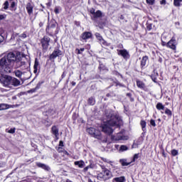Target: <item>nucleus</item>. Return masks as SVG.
Listing matches in <instances>:
<instances>
[{"label": "nucleus", "mask_w": 182, "mask_h": 182, "mask_svg": "<svg viewBox=\"0 0 182 182\" xmlns=\"http://www.w3.org/2000/svg\"><path fill=\"white\" fill-rule=\"evenodd\" d=\"M111 140H112V141H119L120 140H124V136H123V134L118 133L116 135L111 136Z\"/></svg>", "instance_id": "9"}, {"label": "nucleus", "mask_w": 182, "mask_h": 182, "mask_svg": "<svg viewBox=\"0 0 182 182\" xmlns=\"http://www.w3.org/2000/svg\"><path fill=\"white\" fill-rule=\"evenodd\" d=\"M150 124H151V126H152V127H156V121L154 119H151Z\"/></svg>", "instance_id": "39"}, {"label": "nucleus", "mask_w": 182, "mask_h": 182, "mask_svg": "<svg viewBox=\"0 0 182 182\" xmlns=\"http://www.w3.org/2000/svg\"><path fill=\"white\" fill-rule=\"evenodd\" d=\"M146 29H147L148 31H151V29H153V24H151V23H147Z\"/></svg>", "instance_id": "40"}, {"label": "nucleus", "mask_w": 182, "mask_h": 182, "mask_svg": "<svg viewBox=\"0 0 182 182\" xmlns=\"http://www.w3.org/2000/svg\"><path fill=\"white\" fill-rule=\"evenodd\" d=\"M117 86H122V85L119 84V82H117Z\"/></svg>", "instance_id": "61"}, {"label": "nucleus", "mask_w": 182, "mask_h": 182, "mask_svg": "<svg viewBox=\"0 0 182 182\" xmlns=\"http://www.w3.org/2000/svg\"><path fill=\"white\" fill-rule=\"evenodd\" d=\"M26 9L28 15H32L33 14V4L28 3L26 6Z\"/></svg>", "instance_id": "13"}, {"label": "nucleus", "mask_w": 182, "mask_h": 182, "mask_svg": "<svg viewBox=\"0 0 182 182\" xmlns=\"http://www.w3.org/2000/svg\"><path fill=\"white\" fill-rule=\"evenodd\" d=\"M160 4H161V5H166V0H161V1H160Z\"/></svg>", "instance_id": "50"}, {"label": "nucleus", "mask_w": 182, "mask_h": 182, "mask_svg": "<svg viewBox=\"0 0 182 182\" xmlns=\"http://www.w3.org/2000/svg\"><path fill=\"white\" fill-rule=\"evenodd\" d=\"M92 38V33L90 32H85L82 35V39L86 41V39H90Z\"/></svg>", "instance_id": "16"}, {"label": "nucleus", "mask_w": 182, "mask_h": 182, "mask_svg": "<svg viewBox=\"0 0 182 182\" xmlns=\"http://www.w3.org/2000/svg\"><path fill=\"white\" fill-rule=\"evenodd\" d=\"M119 48H123V45L122 44H119Z\"/></svg>", "instance_id": "62"}, {"label": "nucleus", "mask_w": 182, "mask_h": 182, "mask_svg": "<svg viewBox=\"0 0 182 182\" xmlns=\"http://www.w3.org/2000/svg\"><path fill=\"white\" fill-rule=\"evenodd\" d=\"M139 156H140V154H135L134 155V157L132 158V160L131 161V163H134V161H136V160L139 159Z\"/></svg>", "instance_id": "33"}, {"label": "nucleus", "mask_w": 182, "mask_h": 182, "mask_svg": "<svg viewBox=\"0 0 182 182\" xmlns=\"http://www.w3.org/2000/svg\"><path fill=\"white\" fill-rule=\"evenodd\" d=\"M165 114H167L168 116L171 117L173 115V113L171 112V110H170L169 109H166L165 110Z\"/></svg>", "instance_id": "35"}, {"label": "nucleus", "mask_w": 182, "mask_h": 182, "mask_svg": "<svg viewBox=\"0 0 182 182\" xmlns=\"http://www.w3.org/2000/svg\"><path fill=\"white\" fill-rule=\"evenodd\" d=\"M58 56H62V50L55 48L53 53L50 55V59H56Z\"/></svg>", "instance_id": "10"}, {"label": "nucleus", "mask_w": 182, "mask_h": 182, "mask_svg": "<svg viewBox=\"0 0 182 182\" xmlns=\"http://www.w3.org/2000/svg\"><path fill=\"white\" fill-rule=\"evenodd\" d=\"M161 45H162V46H166L167 47V43H166L164 41H161Z\"/></svg>", "instance_id": "53"}, {"label": "nucleus", "mask_w": 182, "mask_h": 182, "mask_svg": "<svg viewBox=\"0 0 182 182\" xmlns=\"http://www.w3.org/2000/svg\"><path fill=\"white\" fill-rule=\"evenodd\" d=\"M10 8L11 9V11H16V1H11Z\"/></svg>", "instance_id": "27"}, {"label": "nucleus", "mask_w": 182, "mask_h": 182, "mask_svg": "<svg viewBox=\"0 0 182 182\" xmlns=\"http://www.w3.org/2000/svg\"><path fill=\"white\" fill-rule=\"evenodd\" d=\"M21 85V81L15 78V77H11V87L13 86H19Z\"/></svg>", "instance_id": "14"}, {"label": "nucleus", "mask_w": 182, "mask_h": 182, "mask_svg": "<svg viewBox=\"0 0 182 182\" xmlns=\"http://www.w3.org/2000/svg\"><path fill=\"white\" fill-rule=\"evenodd\" d=\"M64 154H66V156H69V152L67 151H63Z\"/></svg>", "instance_id": "57"}, {"label": "nucleus", "mask_w": 182, "mask_h": 182, "mask_svg": "<svg viewBox=\"0 0 182 182\" xmlns=\"http://www.w3.org/2000/svg\"><path fill=\"white\" fill-rule=\"evenodd\" d=\"M171 155L173 156H178V151H177L176 149H173L171 151Z\"/></svg>", "instance_id": "36"}, {"label": "nucleus", "mask_w": 182, "mask_h": 182, "mask_svg": "<svg viewBox=\"0 0 182 182\" xmlns=\"http://www.w3.org/2000/svg\"><path fill=\"white\" fill-rule=\"evenodd\" d=\"M36 166L40 167V168H43V170H49V166H46L45 164L37 162Z\"/></svg>", "instance_id": "22"}, {"label": "nucleus", "mask_w": 182, "mask_h": 182, "mask_svg": "<svg viewBox=\"0 0 182 182\" xmlns=\"http://www.w3.org/2000/svg\"><path fill=\"white\" fill-rule=\"evenodd\" d=\"M125 181H126V178L124 176L117 177L112 179V182H125Z\"/></svg>", "instance_id": "20"}, {"label": "nucleus", "mask_w": 182, "mask_h": 182, "mask_svg": "<svg viewBox=\"0 0 182 182\" xmlns=\"http://www.w3.org/2000/svg\"><path fill=\"white\" fill-rule=\"evenodd\" d=\"M117 53L119 56H122V58L124 59H129V58H130V54L126 49L117 50Z\"/></svg>", "instance_id": "7"}, {"label": "nucleus", "mask_w": 182, "mask_h": 182, "mask_svg": "<svg viewBox=\"0 0 182 182\" xmlns=\"http://www.w3.org/2000/svg\"><path fill=\"white\" fill-rule=\"evenodd\" d=\"M57 151H58V153L63 152V148L59 146L58 148H57Z\"/></svg>", "instance_id": "43"}, {"label": "nucleus", "mask_w": 182, "mask_h": 182, "mask_svg": "<svg viewBox=\"0 0 182 182\" xmlns=\"http://www.w3.org/2000/svg\"><path fill=\"white\" fill-rule=\"evenodd\" d=\"M4 36H2V35H0V43H2V42H4Z\"/></svg>", "instance_id": "47"}, {"label": "nucleus", "mask_w": 182, "mask_h": 182, "mask_svg": "<svg viewBox=\"0 0 182 182\" xmlns=\"http://www.w3.org/2000/svg\"><path fill=\"white\" fill-rule=\"evenodd\" d=\"M20 38H22L23 39H25L26 38V33H23L20 36Z\"/></svg>", "instance_id": "46"}, {"label": "nucleus", "mask_w": 182, "mask_h": 182, "mask_svg": "<svg viewBox=\"0 0 182 182\" xmlns=\"http://www.w3.org/2000/svg\"><path fill=\"white\" fill-rule=\"evenodd\" d=\"M141 127L142 128L143 132H146V126H147V123L144 120H141L140 122Z\"/></svg>", "instance_id": "25"}, {"label": "nucleus", "mask_w": 182, "mask_h": 182, "mask_svg": "<svg viewBox=\"0 0 182 182\" xmlns=\"http://www.w3.org/2000/svg\"><path fill=\"white\" fill-rule=\"evenodd\" d=\"M63 141H60V143H59V147H63Z\"/></svg>", "instance_id": "52"}, {"label": "nucleus", "mask_w": 182, "mask_h": 182, "mask_svg": "<svg viewBox=\"0 0 182 182\" xmlns=\"http://www.w3.org/2000/svg\"><path fill=\"white\" fill-rule=\"evenodd\" d=\"M182 2V0H173V5L174 6H181Z\"/></svg>", "instance_id": "32"}, {"label": "nucleus", "mask_w": 182, "mask_h": 182, "mask_svg": "<svg viewBox=\"0 0 182 182\" xmlns=\"http://www.w3.org/2000/svg\"><path fill=\"white\" fill-rule=\"evenodd\" d=\"M51 132L54 134L55 139L59 140V128L56 126H53L51 128Z\"/></svg>", "instance_id": "12"}, {"label": "nucleus", "mask_w": 182, "mask_h": 182, "mask_svg": "<svg viewBox=\"0 0 182 182\" xmlns=\"http://www.w3.org/2000/svg\"><path fill=\"white\" fill-rule=\"evenodd\" d=\"M134 148H136V144H133L132 145V149H134Z\"/></svg>", "instance_id": "59"}, {"label": "nucleus", "mask_w": 182, "mask_h": 182, "mask_svg": "<svg viewBox=\"0 0 182 182\" xmlns=\"http://www.w3.org/2000/svg\"><path fill=\"white\" fill-rule=\"evenodd\" d=\"M93 18H102V11L100 10H97L93 15Z\"/></svg>", "instance_id": "26"}, {"label": "nucleus", "mask_w": 182, "mask_h": 182, "mask_svg": "<svg viewBox=\"0 0 182 182\" xmlns=\"http://www.w3.org/2000/svg\"><path fill=\"white\" fill-rule=\"evenodd\" d=\"M6 18V14H0V21H2Z\"/></svg>", "instance_id": "42"}, {"label": "nucleus", "mask_w": 182, "mask_h": 182, "mask_svg": "<svg viewBox=\"0 0 182 182\" xmlns=\"http://www.w3.org/2000/svg\"><path fill=\"white\" fill-rule=\"evenodd\" d=\"M66 77V73L65 72L63 73L61 77L62 79L65 78Z\"/></svg>", "instance_id": "54"}, {"label": "nucleus", "mask_w": 182, "mask_h": 182, "mask_svg": "<svg viewBox=\"0 0 182 182\" xmlns=\"http://www.w3.org/2000/svg\"><path fill=\"white\" fill-rule=\"evenodd\" d=\"M81 52H84L85 51V48H80V50Z\"/></svg>", "instance_id": "60"}, {"label": "nucleus", "mask_w": 182, "mask_h": 182, "mask_svg": "<svg viewBox=\"0 0 182 182\" xmlns=\"http://www.w3.org/2000/svg\"><path fill=\"white\" fill-rule=\"evenodd\" d=\"M127 95H128V96H132V94L128 93V94H127Z\"/></svg>", "instance_id": "64"}, {"label": "nucleus", "mask_w": 182, "mask_h": 182, "mask_svg": "<svg viewBox=\"0 0 182 182\" xmlns=\"http://www.w3.org/2000/svg\"><path fill=\"white\" fill-rule=\"evenodd\" d=\"M154 2H156V0H146L148 5H154Z\"/></svg>", "instance_id": "38"}, {"label": "nucleus", "mask_w": 182, "mask_h": 182, "mask_svg": "<svg viewBox=\"0 0 182 182\" xmlns=\"http://www.w3.org/2000/svg\"><path fill=\"white\" fill-rule=\"evenodd\" d=\"M97 179L103 181H107V180H110L112 177H113V174H112V171L110 170L102 171L100 172L97 176Z\"/></svg>", "instance_id": "4"}, {"label": "nucleus", "mask_w": 182, "mask_h": 182, "mask_svg": "<svg viewBox=\"0 0 182 182\" xmlns=\"http://www.w3.org/2000/svg\"><path fill=\"white\" fill-rule=\"evenodd\" d=\"M71 85H72V86H76V82H72Z\"/></svg>", "instance_id": "58"}, {"label": "nucleus", "mask_w": 182, "mask_h": 182, "mask_svg": "<svg viewBox=\"0 0 182 182\" xmlns=\"http://www.w3.org/2000/svg\"><path fill=\"white\" fill-rule=\"evenodd\" d=\"M5 73H7L0 68V82L5 87H11L12 77L8 75L4 76Z\"/></svg>", "instance_id": "3"}, {"label": "nucleus", "mask_w": 182, "mask_h": 182, "mask_svg": "<svg viewBox=\"0 0 182 182\" xmlns=\"http://www.w3.org/2000/svg\"><path fill=\"white\" fill-rule=\"evenodd\" d=\"M104 122L101 125L100 129L105 134H112L113 133V127L117 126L119 127L123 122L118 114H114L113 111L107 110L104 115Z\"/></svg>", "instance_id": "1"}, {"label": "nucleus", "mask_w": 182, "mask_h": 182, "mask_svg": "<svg viewBox=\"0 0 182 182\" xmlns=\"http://www.w3.org/2000/svg\"><path fill=\"white\" fill-rule=\"evenodd\" d=\"M0 107H1V110H6V109H9V105L0 104Z\"/></svg>", "instance_id": "28"}, {"label": "nucleus", "mask_w": 182, "mask_h": 182, "mask_svg": "<svg viewBox=\"0 0 182 182\" xmlns=\"http://www.w3.org/2000/svg\"><path fill=\"white\" fill-rule=\"evenodd\" d=\"M15 75L17 77H21L22 76V73L20 70L15 71Z\"/></svg>", "instance_id": "37"}, {"label": "nucleus", "mask_w": 182, "mask_h": 182, "mask_svg": "<svg viewBox=\"0 0 182 182\" xmlns=\"http://www.w3.org/2000/svg\"><path fill=\"white\" fill-rule=\"evenodd\" d=\"M49 42H50V38L49 37H44L41 40L42 47L43 49H48L49 48Z\"/></svg>", "instance_id": "8"}, {"label": "nucleus", "mask_w": 182, "mask_h": 182, "mask_svg": "<svg viewBox=\"0 0 182 182\" xmlns=\"http://www.w3.org/2000/svg\"><path fill=\"white\" fill-rule=\"evenodd\" d=\"M54 12L56 14H59V9L58 7H55V9H54Z\"/></svg>", "instance_id": "48"}, {"label": "nucleus", "mask_w": 182, "mask_h": 182, "mask_svg": "<svg viewBox=\"0 0 182 182\" xmlns=\"http://www.w3.org/2000/svg\"><path fill=\"white\" fill-rule=\"evenodd\" d=\"M101 160H102V161H104V163H107L108 164H110V166H113V161H110L109 159H107V158H101Z\"/></svg>", "instance_id": "24"}, {"label": "nucleus", "mask_w": 182, "mask_h": 182, "mask_svg": "<svg viewBox=\"0 0 182 182\" xmlns=\"http://www.w3.org/2000/svg\"><path fill=\"white\" fill-rule=\"evenodd\" d=\"M166 48L172 49V50H176L177 49V41L176 38L172 37V38L167 43Z\"/></svg>", "instance_id": "6"}, {"label": "nucleus", "mask_w": 182, "mask_h": 182, "mask_svg": "<svg viewBox=\"0 0 182 182\" xmlns=\"http://www.w3.org/2000/svg\"><path fill=\"white\" fill-rule=\"evenodd\" d=\"M18 63L20 65V66H23V65H26V63L23 61H19Z\"/></svg>", "instance_id": "49"}, {"label": "nucleus", "mask_w": 182, "mask_h": 182, "mask_svg": "<svg viewBox=\"0 0 182 182\" xmlns=\"http://www.w3.org/2000/svg\"><path fill=\"white\" fill-rule=\"evenodd\" d=\"M102 171H106V170H109L106 166H101Z\"/></svg>", "instance_id": "45"}, {"label": "nucleus", "mask_w": 182, "mask_h": 182, "mask_svg": "<svg viewBox=\"0 0 182 182\" xmlns=\"http://www.w3.org/2000/svg\"><path fill=\"white\" fill-rule=\"evenodd\" d=\"M76 51L77 52V55H81L82 54V52L80 51V49L77 48Z\"/></svg>", "instance_id": "55"}, {"label": "nucleus", "mask_w": 182, "mask_h": 182, "mask_svg": "<svg viewBox=\"0 0 182 182\" xmlns=\"http://www.w3.org/2000/svg\"><path fill=\"white\" fill-rule=\"evenodd\" d=\"M75 166H78L79 168L85 167V161L83 160L76 161L74 162Z\"/></svg>", "instance_id": "17"}, {"label": "nucleus", "mask_w": 182, "mask_h": 182, "mask_svg": "<svg viewBox=\"0 0 182 182\" xmlns=\"http://www.w3.org/2000/svg\"><path fill=\"white\" fill-rule=\"evenodd\" d=\"M8 133H10V134H14V133H15V128H11L8 131Z\"/></svg>", "instance_id": "41"}, {"label": "nucleus", "mask_w": 182, "mask_h": 182, "mask_svg": "<svg viewBox=\"0 0 182 182\" xmlns=\"http://www.w3.org/2000/svg\"><path fill=\"white\" fill-rule=\"evenodd\" d=\"M156 109L158 110H164V105H163V104H161V102H159L156 105Z\"/></svg>", "instance_id": "29"}, {"label": "nucleus", "mask_w": 182, "mask_h": 182, "mask_svg": "<svg viewBox=\"0 0 182 182\" xmlns=\"http://www.w3.org/2000/svg\"><path fill=\"white\" fill-rule=\"evenodd\" d=\"M136 86L139 89H142V90H144L146 89V85L144 84V82L140 80H136Z\"/></svg>", "instance_id": "18"}, {"label": "nucleus", "mask_w": 182, "mask_h": 182, "mask_svg": "<svg viewBox=\"0 0 182 182\" xmlns=\"http://www.w3.org/2000/svg\"><path fill=\"white\" fill-rule=\"evenodd\" d=\"M112 177L113 176L115 177H117V176H120V168H119V167L114 165H112Z\"/></svg>", "instance_id": "11"}, {"label": "nucleus", "mask_w": 182, "mask_h": 182, "mask_svg": "<svg viewBox=\"0 0 182 182\" xmlns=\"http://www.w3.org/2000/svg\"><path fill=\"white\" fill-rule=\"evenodd\" d=\"M90 14L91 15H95V14L96 13V12H95V9H91L90 10Z\"/></svg>", "instance_id": "44"}, {"label": "nucleus", "mask_w": 182, "mask_h": 182, "mask_svg": "<svg viewBox=\"0 0 182 182\" xmlns=\"http://www.w3.org/2000/svg\"><path fill=\"white\" fill-rule=\"evenodd\" d=\"M89 168H90L89 167V166H86L85 168H84V171H87V170H89Z\"/></svg>", "instance_id": "56"}, {"label": "nucleus", "mask_w": 182, "mask_h": 182, "mask_svg": "<svg viewBox=\"0 0 182 182\" xmlns=\"http://www.w3.org/2000/svg\"><path fill=\"white\" fill-rule=\"evenodd\" d=\"M147 60H149V57L145 55L142 58L141 60V68H144L146 66V63H147Z\"/></svg>", "instance_id": "21"}, {"label": "nucleus", "mask_w": 182, "mask_h": 182, "mask_svg": "<svg viewBox=\"0 0 182 182\" xmlns=\"http://www.w3.org/2000/svg\"><path fill=\"white\" fill-rule=\"evenodd\" d=\"M88 103L89 105H90L91 106H93L95 105V103H96V101L95 100V98H93L92 97H90L88 99Z\"/></svg>", "instance_id": "30"}, {"label": "nucleus", "mask_w": 182, "mask_h": 182, "mask_svg": "<svg viewBox=\"0 0 182 182\" xmlns=\"http://www.w3.org/2000/svg\"><path fill=\"white\" fill-rule=\"evenodd\" d=\"M87 132L91 136H93V137H95V139H102V133L100 132V131L96 130V129L93 127L88 128L87 129Z\"/></svg>", "instance_id": "5"}, {"label": "nucleus", "mask_w": 182, "mask_h": 182, "mask_svg": "<svg viewBox=\"0 0 182 182\" xmlns=\"http://www.w3.org/2000/svg\"><path fill=\"white\" fill-rule=\"evenodd\" d=\"M119 163L122 164V166H130V164H132V161H127V159H122L119 160Z\"/></svg>", "instance_id": "19"}, {"label": "nucleus", "mask_w": 182, "mask_h": 182, "mask_svg": "<svg viewBox=\"0 0 182 182\" xmlns=\"http://www.w3.org/2000/svg\"><path fill=\"white\" fill-rule=\"evenodd\" d=\"M38 68H39V61L38 60V58H36L33 66L34 73H36L38 72Z\"/></svg>", "instance_id": "23"}, {"label": "nucleus", "mask_w": 182, "mask_h": 182, "mask_svg": "<svg viewBox=\"0 0 182 182\" xmlns=\"http://www.w3.org/2000/svg\"><path fill=\"white\" fill-rule=\"evenodd\" d=\"M95 36H96L97 39L98 41H100L101 43H102L103 45L107 46V42H106L105 40H103V37H102V36L100 35V33H95Z\"/></svg>", "instance_id": "15"}, {"label": "nucleus", "mask_w": 182, "mask_h": 182, "mask_svg": "<svg viewBox=\"0 0 182 182\" xmlns=\"http://www.w3.org/2000/svg\"><path fill=\"white\" fill-rule=\"evenodd\" d=\"M8 8H9V1H6L4 4H3V9H4L5 11H6V9H8Z\"/></svg>", "instance_id": "31"}, {"label": "nucleus", "mask_w": 182, "mask_h": 182, "mask_svg": "<svg viewBox=\"0 0 182 182\" xmlns=\"http://www.w3.org/2000/svg\"><path fill=\"white\" fill-rule=\"evenodd\" d=\"M39 26H43V23H40Z\"/></svg>", "instance_id": "63"}, {"label": "nucleus", "mask_w": 182, "mask_h": 182, "mask_svg": "<svg viewBox=\"0 0 182 182\" xmlns=\"http://www.w3.org/2000/svg\"><path fill=\"white\" fill-rule=\"evenodd\" d=\"M88 167H90V168H95V164H90Z\"/></svg>", "instance_id": "51"}, {"label": "nucleus", "mask_w": 182, "mask_h": 182, "mask_svg": "<svg viewBox=\"0 0 182 182\" xmlns=\"http://www.w3.org/2000/svg\"><path fill=\"white\" fill-rule=\"evenodd\" d=\"M129 150V148L126 145H122L119 148V151H126Z\"/></svg>", "instance_id": "34"}, {"label": "nucleus", "mask_w": 182, "mask_h": 182, "mask_svg": "<svg viewBox=\"0 0 182 182\" xmlns=\"http://www.w3.org/2000/svg\"><path fill=\"white\" fill-rule=\"evenodd\" d=\"M16 60V55L14 53H9L6 56L0 60V69L4 70L6 73H11L12 66Z\"/></svg>", "instance_id": "2"}]
</instances>
